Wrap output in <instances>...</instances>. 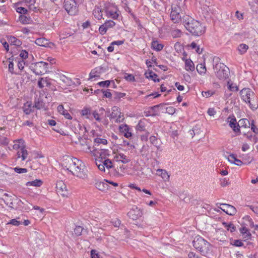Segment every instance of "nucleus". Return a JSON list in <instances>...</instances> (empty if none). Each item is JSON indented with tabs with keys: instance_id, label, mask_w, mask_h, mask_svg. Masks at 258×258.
<instances>
[{
	"instance_id": "obj_1",
	"label": "nucleus",
	"mask_w": 258,
	"mask_h": 258,
	"mask_svg": "<svg viewBox=\"0 0 258 258\" xmlns=\"http://www.w3.org/2000/svg\"><path fill=\"white\" fill-rule=\"evenodd\" d=\"M183 23L186 29L195 36H201L205 32V27L200 21L189 16H186L183 18Z\"/></svg>"
},
{
	"instance_id": "obj_2",
	"label": "nucleus",
	"mask_w": 258,
	"mask_h": 258,
	"mask_svg": "<svg viewBox=\"0 0 258 258\" xmlns=\"http://www.w3.org/2000/svg\"><path fill=\"white\" fill-rule=\"evenodd\" d=\"M192 244L194 247L199 251L202 255L208 258H212V256H213L212 245L202 237L196 236L192 241Z\"/></svg>"
},
{
	"instance_id": "obj_3",
	"label": "nucleus",
	"mask_w": 258,
	"mask_h": 258,
	"mask_svg": "<svg viewBox=\"0 0 258 258\" xmlns=\"http://www.w3.org/2000/svg\"><path fill=\"white\" fill-rule=\"evenodd\" d=\"M241 99L245 103H248L250 108L252 109H256L257 105L256 104H253L251 102V101H254L255 98L254 93L248 88H243L239 92Z\"/></svg>"
},
{
	"instance_id": "obj_4",
	"label": "nucleus",
	"mask_w": 258,
	"mask_h": 258,
	"mask_svg": "<svg viewBox=\"0 0 258 258\" xmlns=\"http://www.w3.org/2000/svg\"><path fill=\"white\" fill-rule=\"evenodd\" d=\"M217 77L222 80H225L229 77V69L224 63H216L213 67Z\"/></svg>"
},
{
	"instance_id": "obj_5",
	"label": "nucleus",
	"mask_w": 258,
	"mask_h": 258,
	"mask_svg": "<svg viewBox=\"0 0 258 258\" xmlns=\"http://www.w3.org/2000/svg\"><path fill=\"white\" fill-rule=\"evenodd\" d=\"M79 4L75 0H64L63 8L68 14L75 16L79 12Z\"/></svg>"
},
{
	"instance_id": "obj_6",
	"label": "nucleus",
	"mask_w": 258,
	"mask_h": 258,
	"mask_svg": "<svg viewBox=\"0 0 258 258\" xmlns=\"http://www.w3.org/2000/svg\"><path fill=\"white\" fill-rule=\"evenodd\" d=\"M106 16L108 18H111L114 20H116L119 16V12L117 7L114 4L108 3L105 4L104 9Z\"/></svg>"
},
{
	"instance_id": "obj_7",
	"label": "nucleus",
	"mask_w": 258,
	"mask_h": 258,
	"mask_svg": "<svg viewBox=\"0 0 258 258\" xmlns=\"http://www.w3.org/2000/svg\"><path fill=\"white\" fill-rule=\"evenodd\" d=\"M73 170L74 171L69 170V172L73 175L82 179H85L87 177V170L84 168V165L80 164L78 166H75Z\"/></svg>"
},
{
	"instance_id": "obj_8",
	"label": "nucleus",
	"mask_w": 258,
	"mask_h": 258,
	"mask_svg": "<svg viewBox=\"0 0 258 258\" xmlns=\"http://www.w3.org/2000/svg\"><path fill=\"white\" fill-rule=\"evenodd\" d=\"M143 215L142 211L137 207L133 208L128 213L127 216L133 220L138 219Z\"/></svg>"
},
{
	"instance_id": "obj_9",
	"label": "nucleus",
	"mask_w": 258,
	"mask_h": 258,
	"mask_svg": "<svg viewBox=\"0 0 258 258\" xmlns=\"http://www.w3.org/2000/svg\"><path fill=\"white\" fill-rule=\"evenodd\" d=\"M43 61L36 62L34 66L30 67L31 70L36 75H42L44 74V66Z\"/></svg>"
},
{
	"instance_id": "obj_10",
	"label": "nucleus",
	"mask_w": 258,
	"mask_h": 258,
	"mask_svg": "<svg viewBox=\"0 0 258 258\" xmlns=\"http://www.w3.org/2000/svg\"><path fill=\"white\" fill-rule=\"evenodd\" d=\"M34 105L33 107H35L37 109H43L44 110H47V107L46 106L45 103L43 101V100L41 96L39 95L38 97H35L34 99Z\"/></svg>"
},
{
	"instance_id": "obj_11",
	"label": "nucleus",
	"mask_w": 258,
	"mask_h": 258,
	"mask_svg": "<svg viewBox=\"0 0 258 258\" xmlns=\"http://www.w3.org/2000/svg\"><path fill=\"white\" fill-rule=\"evenodd\" d=\"M220 205L223 207V208H220L221 210L227 214L233 216L236 213L237 210L234 206L227 204H221Z\"/></svg>"
},
{
	"instance_id": "obj_12",
	"label": "nucleus",
	"mask_w": 258,
	"mask_h": 258,
	"mask_svg": "<svg viewBox=\"0 0 258 258\" xmlns=\"http://www.w3.org/2000/svg\"><path fill=\"white\" fill-rule=\"evenodd\" d=\"M66 185L62 182H59L56 184V191L58 195L62 197L67 196L68 191L66 189Z\"/></svg>"
},
{
	"instance_id": "obj_13",
	"label": "nucleus",
	"mask_w": 258,
	"mask_h": 258,
	"mask_svg": "<svg viewBox=\"0 0 258 258\" xmlns=\"http://www.w3.org/2000/svg\"><path fill=\"white\" fill-rule=\"evenodd\" d=\"M68 163L69 165L68 167H67V170L69 171V170H71V169H74L75 168V166H78L80 164H82V162L79 159L74 158H70L68 160Z\"/></svg>"
},
{
	"instance_id": "obj_14",
	"label": "nucleus",
	"mask_w": 258,
	"mask_h": 258,
	"mask_svg": "<svg viewBox=\"0 0 258 258\" xmlns=\"http://www.w3.org/2000/svg\"><path fill=\"white\" fill-rule=\"evenodd\" d=\"M95 187L99 190L102 191H105L109 189V185L108 184L107 182L99 181H97L95 183Z\"/></svg>"
},
{
	"instance_id": "obj_15",
	"label": "nucleus",
	"mask_w": 258,
	"mask_h": 258,
	"mask_svg": "<svg viewBox=\"0 0 258 258\" xmlns=\"http://www.w3.org/2000/svg\"><path fill=\"white\" fill-rule=\"evenodd\" d=\"M176 8H172V11L170 14V17L171 20L174 23H178L180 20L181 16L178 12H177L175 10Z\"/></svg>"
},
{
	"instance_id": "obj_16",
	"label": "nucleus",
	"mask_w": 258,
	"mask_h": 258,
	"mask_svg": "<svg viewBox=\"0 0 258 258\" xmlns=\"http://www.w3.org/2000/svg\"><path fill=\"white\" fill-rule=\"evenodd\" d=\"M44 84L47 87L50 86L51 85L50 79L47 77L40 78L38 81V87L40 89H42L44 87Z\"/></svg>"
},
{
	"instance_id": "obj_17",
	"label": "nucleus",
	"mask_w": 258,
	"mask_h": 258,
	"mask_svg": "<svg viewBox=\"0 0 258 258\" xmlns=\"http://www.w3.org/2000/svg\"><path fill=\"white\" fill-rule=\"evenodd\" d=\"M145 75L147 78L151 79L154 82H159L160 81V79L158 78V75L151 70H149V72H146Z\"/></svg>"
},
{
	"instance_id": "obj_18",
	"label": "nucleus",
	"mask_w": 258,
	"mask_h": 258,
	"mask_svg": "<svg viewBox=\"0 0 258 258\" xmlns=\"http://www.w3.org/2000/svg\"><path fill=\"white\" fill-rule=\"evenodd\" d=\"M14 142V144L13 146V148L15 150L20 149L21 150L22 148L25 147V142L22 139L15 140Z\"/></svg>"
},
{
	"instance_id": "obj_19",
	"label": "nucleus",
	"mask_w": 258,
	"mask_h": 258,
	"mask_svg": "<svg viewBox=\"0 0 258 258\" xmlns=\"http://www.w3.org/2000/svg\"><path fill=\"white\" fill-rule=\"evenodd\" d=\"M228 160L231 163H233L237 166H241L244 164L242 161H241L239 159H238L236 158V156L233 154H232L229 155L228 157Z\"/></svg>"
},
{
	"instance_id": "obj_20",
	"label": "nucleus",
	"mask_w": 258,
	"mask_h": 258,
	"mask_svg": "<svg viewBox=\"0 0 258 258\" xmlns=\"http://www.w3.org/2000/svg\"><path fill=\"white\" fill-rule=\"evenodd\" d=\"M35 43L37 45L43 47H48L50 43L48 40L44 37L36 39Z\"/></svg>"
},
{
	"instance_id": "obj_21",
	"label": "nucleus",
	"mask_w": 258,
	"mask_h": 258,
	"mask_svg": "<svg viewBox=\"0 0 258 258\" xmlns=\"http://www.w3.org/2000/svg\"><path fill=\"white\" fill-rule=\"evenodd\" d=\"M57 111L59 112L60 114L64 115L66 118L71 119L72 116L70 115V114L68 112V111L66 109H64L63 105H59L57 107Z\"/></svg>"
},
{
	"instance_id": "obj_22",
	"label": "nucleus",
	"mask_w": 258,
	"mask_h": 258,
	"mask_svg": "<svg viewBox=\"0 0 258 258\" xmlns=\"http://www.w3.org/2000/svg\"><path fill=\"white\" fill-rule=\"evenodd\" d=\"M151 47L153 50L159 51L163 49L164 45L161 43H159L157 40H153L152 41Z\"/></svg>"
},
{
	"instance_id": "obj_23",
	"label": "nucleus",
	"mask_w": 258,
	"mask_h": 258,
	"mask_svg": "<svg viewBox=\"0 0 258 258\" xmlns=\"http://www.w3.org/2000/svg\"><path fill=\"white\" fill-rule=\"evenodd\" d=\"M150 142L151 144L154 145L157 148L158 150H160V141L155 136H152L149 138Z\"/></svg>"
},
{
	"instance_id": "obj_24",
	"label": "nucleus",
	"mask_w": 258,
	"mask_h": 258,
	"mask_svg": "<svg viewBox=\"0 0 258 258\" xmlns=\"http://www.w3.org/2000/svg\"><path fill=\"white\" fill-rule=\"evenodd\" d=\"M185 69L186 71L192 72L195 70V66L190 59H185Z\"/></svg>"
},
{
	"instance_id": "obj_25",
	"label": "nucleus",
	"mask_w": 258,
	"mask_h": 258,
	"mask_svg": "<svg viewBox=\"0 0 258 258\" xmlns=\"http://www.w3.org/2000/svg\"><path fill=\"white\" fill-rule=\"evenodd\" d=\"M109 151L107 149H101L97 153L99 155V160H103L106 159L107 156H109Z\"/></svg>"
},
{
	"instance_id": "obj_26",
	"label": "nucleus",
	"mask_w": 258,
	"mask_h": 258,
	"mask_svg": "<svg viewBox=\"0 0 258 258\" xmlns=\"http://www.w3.org/2000/svg\"><path fill=\"white\" fill-rule=\"evenodd\" d=\"M248 48V46L246 44L241 43L238 45L237 50L240 54L243 55L246 52Z\"/></svg>"
},
{
	"instance_id": "obj_27",
	"label": "nucleus",
	"mask_w": 258,
	"mask_h": 258,
	"mask_svg": "<svg viewBox=\"0 0 258 258\" xmlns=\"http://www.w3.org/2000/svg\"><path fill=\"white\" fill-rule=\"evenodd\" d=\"M43 184V182L41 179H35L32 181H28L26 183L27 186H33L36 187H40Z\"/></svg>"
},
{
	"instance_id": "obj_28",
	"label": "nucleus",
	"mask_w": 258,
	"mask_h": 258,
	"mask_svg": "<svg viewBox=\"0 0 258 258\" xmlns=\"http://www.w3.org/2000/svg\"><path fill=\"white\" fill-rule=\"evenodd\" d=\"M240 231L241 234L244 236V237L246 239H249L251 237V234L248 229L245 227H242L240 229Z\"/></svg>"
},
{
	"instance_id": "obj_29",
	"label": "nucleus",
	"mask_w": 258,
	"mask_h": 258,
	"mask_svg": "<svg viewBox=\"0 0 258 258\" xmlns=\"http://www.w3.org/2000/svg\"><path fill=\"white\" fill-rule=\"evenodd\" d=\"M8 41L11 44L16 46H20L22 44V42L20 40L12 36H11L8 38Z\"/></svg>"
},
{
	"instance_id": "obj_30",
	"label": "nucleus",
	"mask_w": 258,
	"mask_h": 258,
	"mask_svg": "<svg viewBox=\"0 0 258 258\" xmlns=\"http://www.w3.org/2000/svg\"><path fill=\"white\" fill-rule=\"evenodd\" d=\"M119 113H120V109L118 107L113 106L112 108V112L110 115V119L116 118Z\"/></svg>"
},
{
	"instance_id": "obj_31",
	"label": "nucleus",
	"mask_w": 258,
	"mask_h": 258,
	"mask_svg": "<svg viewBox=\"0 0 258 258\" xmlns=\"http://www.w3.org/2000/svg\"><path fill=\"white\" fill-rule=\"evenodd\" d=\"M222 224L224 226L225 228H226L228 231H230L231 232H233L236 230V227L231 222H223Z\"/></svg>"
},
{
	"instance_id": "obj_32",
	"label": "nucleus",
	"mask_w": 258,
	"mask_h": 258,
	"mask_svg": "<svg viewBox=\"0 0 258 258\" xmlns=\"http://www.w3.org/2000/svg\"><path fill=\"white\" fill-rule=\"evenodd\" d=\"M197 71L199 74L202 75L205 74L206 72V68L205 63H200L197 66Z\"/></svg>"
},
{
	"instance_id": "obj_33",
	"label": "nucleus",
	"mask_w": 258,
	"mask_h": 258,
	"mask_svg": "<svg viewBox=\"0 0 258 258\" xmlns=\"http://www.w3.org/2000/svg\"><path fill=\"white\" fill-rule=\"evenodd\" d=\"M22 205H23V209L25 211L30 210L31 208V207H33L32 205L30 204L27 201L23 202L20 200L19 206H22Z\"/></svg>"
},
{
	"instance_id": "obj_34",
	"label": "nucleus",
	"mask_w": 258,
	"mask_h": 258,
	"mask_svg": "<svg viewBox=\"0 0 258 258\" xmlns=\"http://www.w3.org/2000/svg\"><path fill=\"white\" fill-rule=\"evenodd\" d=\"M111 83H113L114 86L115 83L113 80H106L104 81H101L98 83L97 85L100 86L101 87H108Z\"/></svg>"
},
{
	"instance_id": "obj_35",
	"label": "nucleus",
	"mask_w": 258,
	"mask_h": 258,
	"mask_svg": "<svg viewBox=\"0 0 258 258\" xmlns=\"http://www.w3.org/2000/svg\"><path fill=\"white\" fill-rule=\"evenodd\" d=\"M229 125L230 126V127L232 128L233 131L235 133H238L239 134L240 133V125L238 122L233 123L230 122L229 123Z\"/></svg>"
},
{
	"instance_id": "obj_36",
	"label": "nucleus",
	"mask_w": 258,
	"mask_h": 258,
	"mask_svg": "<svg viewBox=\"0 0 258 258\" xmlns=\"http://www.w3.org/2000/svg\"><path fill=\"white\" fill-rule=\"evenodd\" d=\"M238 123L239 125H241V126L246 127H249L250 125L251 122H250L249 120L246 118H242L239 120Z\"/></svg>"
},
{
	"instance_id": "obj_37",
	"label": "nucleus",
	"mask_w": 258,
	"mask_h": 258,
	"mask_svg": "<svg viewBox=\"0 0 258 258\" xmlns=\"http://www.w3.org/2000/svg\"><path fill=\"white\" fill-rule=\"evenodd\" d=\"M60 80L65 83L67 86H71L72 85V80L67 77L63 75H62L60 76Z\"/></svg>"
},
{
	"instance_id": "obj_38",
	"label": "nucleus",
	"mask_w": 258,
	"mask_h": 258,
	"mask_svg": "<svg viewBox=\"0 0 258 258\" xmlns=\"http://www.w3.org/2000/svg\"><path fill=\"white\" fill-rule=\"evenodd\" d=\"M102 11L97 8L95 11H94L93 14L94 17L98 20H100L102 18Z\"/></svg>"
},
{
	"instance_id": "obj_39",
	"label": "nucleus",
	"mask_w": 258,
	"mask_h": 258,
	"mask_svg": "<svg viewBox=\"0 0 258 258\" xmlns=\"http://www.w3.org/2000/svg\"><path fill=\"white\" fill-rule=\"evenodd\" d=\"M19 19L22 24H28L31 21V18L30 17H27L24 15H20Z\"/></svg>"
},
{
	"instance_id": "obj_40",
	"label": "nucleus",
	"mask_w": 258,
	"mask_h": 258,
	"mask_svg": "<svg viewBox=\"0 0 258 258\" xmlns=\"http://www.w3.org/2000/svg\"><path fill=\"white\" fill-rule=\"evenodd\" d=\"M104 165L107 169H110L113 167V164L112 161L109 159H106L102 160Z\"/></svg>"
},
{
	"instance_id": "obj_41",
	"label": "nucleus",
	"mask_w": 258,
	"mask_h": 258,
	"mask_svg": "<svg viewBox=\"0 0 258 258\" xmlns=\"http://www.w3.org/2000/svg\"><path fill=\"white\" fill-rule=\"evenodd\" d=\"M243 219L245 220V221L248 222L247 225H249L250 227H255V229H256V225H254V223L252 221V219L249 216H246L243 218Z\"/></svg>"
},
{
	"instance_id": "obj_42",
	"label": "nucleus",
	"mask_w": 258,
	"mask_h": 258,
	"mask_svg": "<svg viewBox=\"0 0 258 258\" xmlns=\"http://www.w3.org/2000/svg\"><path fill=\"white\" fill-rule=\"evenodd\" d=\"M167 104H168V103H160L158 105L151 106L149 108V109L152 110L153 111V113H157L158 109L160 106H164V105Z\"/></svg>"
},
{
	"instance_id": "obj_43",
	"label": "nucleus",
	"mask_w": 258,
	"mask_h": 258,
	"mask_svg": "<svg viewBox=\"0 0 258 258\" xmlns=\"http://www.w3.org/2000/svg\"><path fill=\"white\" fill-rule=\"evenodd\" d=\"M96 165L98 167V169L101 171L105 172V165H104L103 163H102V161L101 160H96L95 162Z\"/></svg>"
},
{
	"instance_id": "obj_44",
	"label": "nucleus",
	"mask_w": 258,
	"mask_h": 258,
	"mask_svg": "<svg viewBox=\"0 0 258 258\" xmlns=\"http://www.w3.org/2000/svg\"><path fill=\"white\" fill-rule=\"evenodd\" d=\"M120 158H121V162L122 163L126 164L131 161V159L129 157L126 156L123 153H119Z\"/></svg>"
},
{
	"instance_id": "obj_45",
	"label": "nucleus",
	"mask_w": 258,
	"mask_h": 258,
	"mask_svg": "<svg viewBox=\"0 0 258 258\" xmlns=\"http://www.w3.org/2000/svg\"><path fill=\"white\" fill-rule=\"evenodd\" d=\"M119 130L121 133H123L124 135L125 134V133L130 131V127L126 124H122L119 125Z\"/></svg>"
},
{
	"instance_id": "obj_46",
	"label": "nucleus",
	"mask_w": 258,
	"mask_h": 258,
	"mask_svg": "<svg viewBox=\"0 0 258 258\" xmlns=\"http://www.w3.org/2000/svg\"><path fill=\"white\" fill-rule=\"evenodd\" d=\"M106 27L107 29L113 28L115 25V23L111 20H107L103 24Z\"/></svg>"
},
{
	"instance_id": "obj_47",
	"label": "nucleus",
	"mask_w": 258,
	"mask_h": 258,
	"mask_svg": "<svg viewBox=\"0 0 258 258\" xmlns=\"http://www.w3.org/2000/svg\"><path fill=\"white\" fill-rule=\"evenodd\" d=\"M136 130L139 131H143L145 130V123L142 120H140L138 124L136 126Z\"/></svg>"
},
{
	"instance_id": "obj_48",
	"label": "nucleus",
	"mask_w": 258,
	"mask_h": 258,
	"mask_svg": "<svg viewBox=\"0 0 258 258\" xmlns=\"http://www.w3.org/2000/svg\"><path fill=\"white\" fill-rule=\"evenodd\" d=\"M174 49L177 52H182L184 50L183 46L180 42H177L174 44Z\"/></svg>"
},
{
	"instance_id": "obj_49",
	"label": "nucleus",
	"mask_w": 258,
	"mask_h": 258,
	"mask_svg": "<svg viewBox=\"0 0 258 258\" xmlns=\"http://www.w3.org/2000/svg\"><path fill=\"white\" fill-rule=\"evenodd\" d=\"M244 135L246 137V138L252 142L254 144H255L256 143H257L258 139L256 136H255V135L253 136L251 134L249 135V134H245Z\"/></svg>"
},
{
	"instance_id": "obj_50",
	"label": "nucleus",
	"mask_w": 258,
	"mask_h": 258,
	"mask_svg": "<svg viewBox=\"0 0 258 258\" xmlns=\"http://www.w3.org/2000/svg\"><path fill=\"white\" fill-rule=\"evenodd\" d=\"M181 31L179 29H175L171 31V35L173 38L180 37Z\"/></svg>"
},
{
	"instance_id": "obj_51",
	"label": "nucleus",
	"mask_w": 258,
	"mask_h": 258,
	"mask_svg": "<svg viewBox=\"0 0 258 258\" xmlns=\"http://www.w3.org/2000/svg\"><path fill=\"white\" fill-rule=\"evenodd\" d=\"M159 172H161V176L163 179H164L165 181L168 180L169 179V175L167 173L166 170L164 169H160Z\"/></svg>"
},
{
	"instance_id": "obj_52",
	"label": "nucleus",
	"mask_w": 258,
	"mask_h": 258,
	"mask_svg": "<svg viewBox=\"0 0 258 258\" xmlns=\"http://www.w3.org/2000/svg\"><path fill=\"white\" fill-rule=\"evenodd\" d=\"M123 78L129 82H134L135 81V77L132 74L125 73Z\"/></svg>"
},
{
	"instance_id": "obj_53",
	"label": "nucleus",
	"mask_w": 258,
	"mask_h": 258,
	"mask_svg": "<svg viewBox=\"0 0 258 258\" xmlns=\"http://www.w3.org/2000/svg\"><path fill=\"white\" fill-rule=\"evenodd\" d=\"M22 224V222L20 221H18L17 219H13L11 220L7 224H11L16 226H18Z\"/></svg>"
},
{
	"instance_id": "obj_54",
	"label": "nucleus",
	"mask_w": 258,
	"mask_h": 258,
	"mask_svg": "<svg viewBox=\"0 0 258 258\" xmlns=\"http://www.w3.org/2000/svg\"><path fill=\"white\" fill-rule=\"evenodd\" d=\"M103 97L109 99H111L112 97V94L110 92V90H104L102 89Z\"/></svg>"
},
{
	"instance_id": "obj_55",
	"label": "nucleus",
	"mask_w": 258,
	"mask_h": 258,
	"mask_svg": "<svg viewBox=\"0 0 258 258\" xmlns=\"http://www.w3.org/2000/svg\"><path fill=\"white\" fill-rule=\"evenodd\" d=\"M83 228L80 226H77L74 229V233L75 235L77 236H80L82 234V231L83 230Z\"/></svg>"
},
{
	"instance_id": "obj_56",
	"label": "nucleus",
	"mask_w": 258,
	"mask_h": 258,
	"mask_svg": "<svg viewBox=\"0 0 258 258\" xmlns=\"http://www.w3.org/2000/svg\"><path fill=\"white\" fill-rule=\"evenodd\" d=\"M27 108L25 107L24 108V112L26 114H29L32 111V109L31 108L32 107V104L29 103L28 102H27L26 104H25V106H26V104H27Z\"/></svg>"
},
{
	"instance_id": "obj_57",
	"label": "nucleus",
	"mask_w": 258,
	"mask_h": 258,
	"mask_svg": "<svg viewBox=\"0 0 258 258\" xmlns=\"http://www.w3.org/2000/svg\"><path fill=\"white\" fill-rule=\"evenodd\" d=\"M114 98L115 100H119L121 98L124 97L126 95L125 93H121L118 92H114Z\"/></svg>"
},
{
	"instance_id": "obj_58",
	"label": "nucleus",
	"mask_w": 258,
	"mask_h": 258,
	"mask_svg": "<svg viewBox=\"0 0 258 258\" xmlns=\"http://www.w3.org/2000/svg\"><path fill=\"white\" fill-rule=\"evenodd\" d=\"M233 245L236 247H241L243 245V243L241 240L239 239H234L231 243Z\"/></svg>"
},
{
	"instance_id": "obj_59",
	"label": "nucleus",
	"mask_w": 258,
	"mask_h": 258,
	"mask_svg": "<svg viewBox=\"0 0 258 258\" xmlns=\"http://www.w3.org/2000/svg\"><path fill=\"white\" fill-rule=\"evenodd\" d=\"M94 143L96 144H102L103 145H106L107 144V141L105 139H101V138H95L94 139Z\"/></svg>"
},
{
	"instance_id": "obj_60",
	"label": "nucleus",
	"mask_w": 258,
	"mask_h": 258,
	"mask_svg": "<svg viewBox=\"0 0 258 258\" xmlns=\"http://www.w3.org/2000/svg\"><path fill=\"white\" fill-rule=\"evenodd\" d=\"M21 158L22 161L25 160L26 159L27 155L28 154V151L25 149V147H24L23 148H22V150H21Z\"/></svg>"
},
{
	"instance_id": "obj_61",
	"label": "nucleus",
	"mask_w": 258,
	"mask_h": 258,
	"mask_svg": "<svg viewBox=\"0 0 258 258\" xmlns=\"http://www.w3.org/2000/svg\"><path fill=\"white\" fill-rule=\"evenodd\" d=\"M16 11L17 13L21 14H23V15H26L28 12V10L26 8L22 7H18L16 9Z\"/></svg>"
},
{
	"instance_id": "obj_62",
	"label": "nucleus",
	"mask_w": 258,
	"mask_h": 258,
	"mask_svg": "<svg viewBox=\"0 0 258 258\" xmlns=\"http://www.w3.org/2000/svg\"><path fill=\"white\" fill-rule=\"evenodd\" d=\"M14 170L17 173L21 174L26 173L28 170L26 168H20L19 167H16L14 168Z\"/></svg>"
},
{
	"instance_id": "obj_63",
	"label": "nucleus",
	"mask_w": 258,
	"mask_h": 258,
	"mask_svg": "<svg viewBox=\"0 0 258 258\" xmlns=\"http://www.w3.org/2000/svg\"><path fill=\"white\" fill-rule=\"evenodd\" d=\"M95 69L96 70V72H97V74H98L99 76L101 74L105 73L106 70L104 67L102 66L96 67Z\"/></svg>"
},
{
	"instance_id": "obj_64",
	"label": "nucleus",
	"mask_w": 258,
	"mask_h": 258,
	"mask_svg": "<svg viewBox=\"0 0 258 258\" xmlns=\"http://www.w3.org/2000/svg\"><path fill=\"white\" fill-rule=\"evenodd\" d=\"M111 223L115 226V227H119L121 224V221L115 218L114 219H112L111 221Z\"/></svg>"
}]
</instances>
